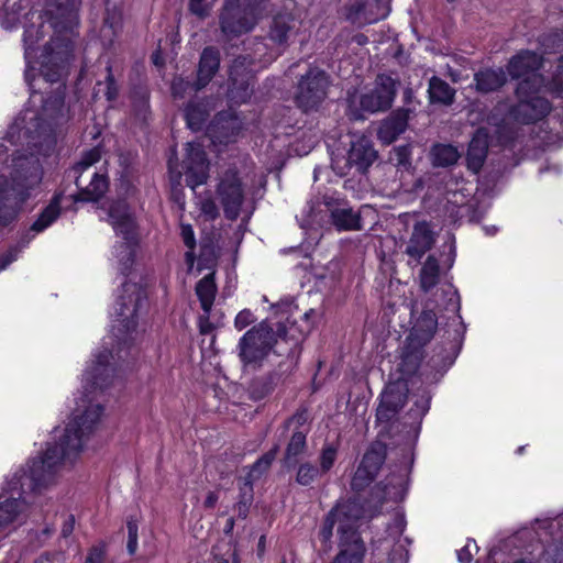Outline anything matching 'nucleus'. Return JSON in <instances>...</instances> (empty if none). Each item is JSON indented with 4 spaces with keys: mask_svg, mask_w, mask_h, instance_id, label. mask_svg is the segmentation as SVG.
<instances>
[{
    "mask_svg": "<svg viewBox=\"0 0 563 563\" xmlns=\"http://www.w3.org/2000/svg\"><path fill=\"white\" fill-rule=\"evenodd\" d=\"M218 499H219V496H218V494H217V493H214V492H209V493L207 494V497H206V499H205L203 505H205V507H206V508H213V507L216 506V504H217Z\"/></svg>",
    "mask_w": 563,
    "mask_h": 563,
    "instance_id": "nucleus-62",
    "label": "nucleus"
},
{
    "mask_svg": "<svg viewBox=\"0 0 563 563\" xmlns=\"http://www.w3.org/2000/svg\"><path fill=\"white\" fill-rule=\"evenodd\" d=\"M423 345L424 344H419L418 342L411 343L410 339L407 338L398 364V369L404 376H410L418 371L423 356Z\"/></svg>",
    "mask_w": 563,
    "mask_h": 563,
    "instance_id": "nucleus-30",
    "label": "nucleus"
},
{
    "mask_svg": "<svg viewBox=\"0 0 563 563\" xmlns=\"http://www.w3.org/2000/svg\"><path fill=\"white\" fill-rule=\"evenodd\" d=\"M75 183L77 188L80 189L78 200L81 201L98 200L108 188V183L104 176L97 173L91 174L89 183L84 179L81 174L77 175Z\"/></svg>",
    "mask_w": 563,
    "mask_h": 563,
    "instance_id": "nucleus-28",
    "label": "nucleus"
},
{
    "mask_svg": "<svg viewBox=\"0 0 563 563\" xmlns=\"http://www.w3.org/2000/svg\"><path fill=\"white\" fill-rule=\"evenodd\" d=\"M474 80L478 91L490 92L505 85L506 74L501 68L484 69L475 74Z\"/></svg>",
    "mask_w": 563,
    "mask_h": 563,
    "instance_id": "nucleus-33",
    "label": "nucleus"
},
{
    "mask_svg": "<svg viewBox=\"0 0 563 563\" xmlns=\"http://www.w3.org/2000/svg\"><path fill=\"white\" fill-rule=\"evenodd\" d=\"M367 517L362 510L358 501L352 500L341 505H338L327 516L320 534L324 542L329 541L333 533L334 525L338 522V533L341 537L340 529L344 527L346 530L345 536L351 540V532H357V522L360 519Z\"/></svg>",
    "mask_w": 563,
    "mask_h": 563,
    "instance_id": "nucleus-11",
    "label": "nucleus"
},
{
    "mask_svg": "<svg viewBox=\"0 0 563 563\" xmlns=\"http://www.w3.org/2000/svg\"><path fill=\"white\" fill-rule=\"evenodd\" d=\"M7 147L0 144V164L7 162ZM41 151L36 154L18 153L12 158L11 170L9 173L11 183L4 175L0 176V225H5L15 219L21 211L24 202L32 196L43 179V167L40 159ZM60 195H56L48 206L42 211L38 218L32 223L19 245L8 250L0 257V272L5 269L14 262L20 252L30 243L34 236L57 220L60 214Z\"/></svg>",
    "mask_w": 563,
    "mask_h": 563,
    "instance_id": "nucleus-2",
    "label": "nucleus"
},
{
    "mask_svg": "<svg viewBox=\"0 0 563 563\" xmlns=\"http://www.w3.org/2000/svg\"><path fill=\"white\" fill-rule=\"evenodd\" d=\"M253 479L246 477L243 486L241 487V499L239 501V512L242 516H246L247 508L253 500Z\"/></svg>",
    "mask_w": 563,
    "mask_h": 563,
    "instance_id": "nucleus-45",
    "label": "nucleus"
},
{
    "mask_svg": "<svg viewBox=\"0 0 563 563\" xmlns=\"http://www.w3.org/2000/svg\"><path fill=\"white\" fill-rule=\"evenodd\" d=\"M547 91L553 97L563 98V58L549 84H544L541 75L522 79L516 89L518 102L511 108L510 114L520 123H532L543 119L552 109L551 103L538 93Z\"/></svg>",
    "mask_w": 563,
    "mask_h": 563,
    "instance_id": "nucleus-3",
    "label": "nucleus"
},
{
    "mask_svg": "<svg viewBox=\"0 0 563 563\" xmlns=\"http://www.w3.org/2000/svg\"><path fill=\"white\" fill-rule=\"evenodd\" d=\"M276 342L273 328L266 321H262L240 339L236 346L239 357L245 367L258 368Z\"/></svg>",
    "mask_w": 563,
    "mask_h": 563,
    "instance_id": "nucleus-7",
    "label": "nucleus"
},
{
    "mask_svg": "<svg viewBox=\"0 0 563 563\" xmlns=\"http://www.w3.org/2000/svg\"><path fill=\"white\" fill-rule=\"evenodd\" d=\"M383 463L384 455L380 451L375 449L367 451L352 478V487L362 489L369 484L377 475Z\"/></svg>",
    "mask_w": 563,
    "mask_h": 563,
    "instance_id": "nucleus-18",
    "label": "nucleus"
},
{
    "mask_svg": "<svg viewBox=\"0 0 563 563\" xmlns=\"http://www.w3.org/2000/svg\"><path fill=\"white\" fill-rule=\"evenodd\" d=\"M340 531L341 549L333 563H363L365 547L360 534L352 531L350 541L344 527Z\"/></svg>",
    "mask_w": 563,
    "mask_h": 563,
    "instance_id": "nucleus-24",
    "label": "nucleus"
},
{
    "mask_svg": "<svg viewBox=\"0 0 563 563\" xmlns=\"http://www.w3.org/2000/svg\"><path fill=\"white\" fill-rule=\"evenodd\" d=\"M408 115L406 112L397 111L385 119L378 129V139L384 144L393 143L407 128Z\"/></svg>",
    "mask_w": 563,
    "mask_h": 563,
    "instance_id": "nucleus-26",
    "label": "nucleus"
},
{
    "mask_svg": "<svg viewBox=\"0 0 563 563\" xmlns=\"http://www.w3.org/2000/svg\"><path fill=\"white\" fill-rule=\"evenodd\" d=\"M253 63L252 58L247 56H239L231 66L230 69V99L235 103L246 102L251 95V71L247 70V66H251Z\"/></svg>",
    "mask_w": 563,
    "mask_h": 563,
    "instance_id": "nucleus-16",
    "label": "nucleus"
},
{
    "mask_svg": "<svg viewBox=\"0 0 563 563\" xmlns=\"http://www.w3.org/2000/svg\"><path fill=\"white\" fill-rule=\"evenodd\" d=\"M478 551V547L475 541L468 540L467 543L457 551V559L461 563H470L473 559L474 553Z\"/></svg>",
    "mask_w": 563,
    "mask_h": 563,
    "instance_id": "nucleus-52",
    "label": "nucleus"
},
{
    "mask_svg": "<svg viewBox=\"0 0 563 563\" xmlns=\"http://www.w3.org/2000/svg\"><path fill=\"white\" fill-rule=\"evenodd\" d=\"M331 219L338 230H361V219L358 213L351 208H336L331 211Z\"/></svg>",
    "mask_w": 563,
    "mask_h": 563,
    "instance_id": "nucleus-34",
    "label": "nucleus"
},
{
    "mask_svg": "<svg viewBox=\"0 0 563 563\" xmlns=\"http://www.w3.org/2000/svg\"><path fill=\"white\" fill-rule=\"evenodd\" d=\"M336 460V449L332 445H325L320 454V467H318L321 474L328 473Z\"/></svg>",
    "mask_w": 563,
    "mask_h": 563,
    "instance_id": "nucleus-46",
    "label": "nucleus"
},
{
    "mask_svg": "<svg viewBox=\"0 0 563 563\" xmlns=\"http://www.w3.org/2000/svg\"><path fill=\"white\" fill-rule=\"evenodd\" d=\"M240 120L230 113H220L208 129L212 143L227 144L233 142L239 133Z\"/></svg>",
    "mask_w": 563,
    "mask_h": 563,
    "instance_id": "nucleus-20",
    "label": "nucleus"
},
{
    "mask_svg": "<svg viewBox=\"0 0 563 563\" xmlns=\"http://www.w3.org/2000/svg\"><path fill=\"white\" fill-rule=\"evenodd\" d=\"M146 303V294L136 283H124L119 290L113 307V336L117 339V355L123 345L128 346L134 340L133 333L137 325L139 312Z\"/></svg>",
    "mask_w": 563,
    "mask_h": 563,
    "instance_id": "nucleus-5",
    "label": "nucleus"
},
{
    "mask_svg": "<svg viewBox=\"0 0 563 563\" xmlns=\"http://www.w3.org/2000/svg\"><path fill=\"white\" fill-rule=\"evenodd\" d=\"M375 158L376 151L373 148L371 140L361 135L352 141L346 164L350 167H355L358 172H365Z\"/></svg>",
    "mask_w": 563,
    "mask_h": 563,
    "instance_id": "nucleus-19",
    "label": "nucleus"
},
{
    "mask_svg": "<svg viewBox=\"0 0 563 563\" xmlns=\"http://www.w3.org/2000/svg\"><path fill=\"white\" fill-rule=\"evenodd\" d=\"M434 238L430 225L422 221L413 227L412 234L406 247V253L416 260H420L433 245Z\"/></svg>",
    "mask_w": 563,
    "mask_h": 563,
    "instance_id": "nucleus-23",
    "label": "nucleus"
},
{
    "mask_svg": "<svg viewBox=\"0 0 563 563\" xmlns=\"http://www.w3.org/2000/svg\"><path fill=\"white\" fill-rule=\"evenodd\" d=\"M101 158V152L99 148L95 147L87 153L84 154L81 159L75 165L73 172L77 176L82 175L84 172L88 170L95 163L99 162Z\"/></svg>",
    "mask_w": 563,
    "mask_h": 563,
    "instance_id": "nucleus-44",
    "label": "nucleus"
},
{
    "mask_svg": "<svg viewBox=\"0 0 563 563\" xmlns=\"http://www.w3.org/2000/svg\"><path fill=\"white\" fill-rule=\"evenodd\" d=\"M544 53H553L563 49V31L551 33L542 38Z\"/></svg>",
    "mask_w": 563,
    "mask_h": 563,
    "instance_id": "nucleus-47",
    "label": "nucleus"
},
{
    "mask_svg": "<svg viewBox=\"0 0 563 563\" xmlns=\"http://www.w3.org/2000/svg\"><path fill=\"white\" fill-rule=\"evenodd\" d=\"M277 453V448H274L273 450L268 451L266 454H264L261 459H258L253 465L252 468L247 475L251 479L258 478L263 473H265L272 462L275 460Z\"/></svg>",
    "mask_w": 563,
    "mask_h": 563,
    "instance_id": "nucleus-43",
    "label": "nucleus"
},
{
    "mask_svg": "<svg viewBox=\"0 0 563 563\" xmlns=\"http://www.w3.org/2000/svg\"><path fill=\"white\" fill-rule=\"evenodd\" d=\"M255 321V317L252 311L249 309H244L240 311L234 320V327L236 330L241 331L245 329L247 325L252 324Z\"/></svg>",
    "mask_w": 563,
    "mask_h": 563,
    "instance_id": "nucleus-53",
    "label": "nucleus"
},
{
    "mask_svg": "<svg viewBox=\"0 0 563 563\" xmlns=\"http://www.w3.org/2000/svg\"><path fill=\"white\" fill-rule=\"evenodd\" d=\"M71 56V45L68 41H52L45 47L41 62V76L47 82H57L66 74Z\"/></svg>",
    "mask_w": 563,
    "mask_h": 563,
    "instance_id": "nucleus-13",
    "label": "nucleus"
},
{
    "mask_svg": "<svg viewBox=\"0 0 563 563\" xmlns=\"http://www.w3.org/2000/svg\"><path fill=\"white\" fill-rule=\"evenodd\" d=\"M185 117L187 125L192 131H198L201 129L203 122L206 121L208 113L206 107L202 103H190L185 110Z\"/></svg>",
    "mask_w": 563,
    "mask_h": 563,
    "instance_id": "nucleus-38",
    "label": "nucleus"
},
{
    "mask_svg": "<svg viewBox=\"0 0 563 563\" xmlns=\"http://www.w3.org/2000/svg\"><path fill=\"white\" fill-rule=\"evenodd\" d=\"M378 7V13L375 16L367 15L365 13V3L356 1L351 5L347 18L357 24L373 23L380 19H384L389 13V0H376Z\"/></svg>",
    "mask_w": 563,
    "mask_h": 563,
    "instance_id": "nucleus-32",
    "label": "nucleus"
},
{
    "mask_svg": "<svg viewBox=\"0 0 563 563\" xmlns=\"http://www.w3.org/2000/svg\"><path fill=\"white\" fill-rule=\"evenodd\" d=\"M186 183L192 189L205 184L209 176V162L201 144L189 142L184 159Z\"/></svg>",
    "mask_w": 563,
    "mask_h": 563,
    "instance_id": "nucleus-15",
    "label": "nucleus"
},
{
    "mask_svg": "<svg viewBox=\"0 0 563 563\" xmlns=\"http://www.w3.org/2000/svg\"><path fill=\"white\" fill-rule=\"evenodd\" d=\"M431 157L433 165L445 167L455 164L460 153L452 145L438 144L432 147Z\"/></svg>",
    "mask_w": 563,
    "mask_h": 563,
    "instance_id": "nucleus-37",
    "label": "nucleus"
},
{
    "mask_svg": "<svg viewBox=\"0 0 563 563\" xmlns=\"http://www.w3.org/2000/svg\"><path fill=\"white\" fill-rule=\"evenodd\" d=\"M277 453V448H274L273 450L268 451L266 454H264L261 459H258L253 465L252 468L247 475L251 479L258 478L263 473H265L272 462L275 460Z\"/></svg>",
    "mask_w": 563,
    "mask_h": 563,
    "instance_id": "nucleus-42",
    "label": "nucleus"
},
{
    "mask_svg": "<svg viewBox=\"0 0 563 563\" xmlns=\"http://www.w3.org/2000/svg\"><path fill=\"white\" fill-rule=\"evenodd\" d=\"M265 0H228L221 14V30L228 37L251 31Z\"/></svg>",
    "mask_w": 563,
    "mask_h": 563,
    "instance_id": "nucleus-8",
    "label": "nucleus"
},
{
    "mask_svg": "<svg viewBox=\"0 0 563 563\" xmlns=\"http://www.w3.org/2000/svg\"><path fill=\"white\" fill-rule=\"evenodd\" d=\"M24 42L27 45V47L25 49V57L29 58L31 45L34 43L33 35H32V30H30V29L25 30Z\"/></svg>",
    "mask_w": 563,
    "mask_h": 563,
    "instance_id": "nucleus-63",
    "label": "nucleus"
},
{
    "mask_svg": "<svg viewBox=\"0 0 563 563\" xmlns=\"http://www.w3.org/2000/svg\"><path fill=\"white\" fill-rule=\"evenodd\" d=\"M246 185L235 168H229L218 176L216 197L222 206L224 216L235 220L244 203Z\"/></svg>",
    "mask_w": 563,
    "mask_h": 563,
    "instance_id": "nucleus-9",
    "label": "nucleus"
},
{
    "mask_svg": "<svg viewBox=\"0 0 563 563\" xmlns=\"http://www.w3.org/2000/svg\"><path fill=\"white\" fill-rule=\"evenodd\" d=\"M301 27V21L290 13L278 14L274 18L269 36L279 45L294 40Z\"/></svg>",
    "mask_w": 563,
    "mask_h": 563,
    "instance_id": "nucleus-22",
    "label": "nucleus"
},
{
    "mask_svg": "<svg viewBox=\"0 0 563 563\" xmlns=\"http://www.w3.org/2000/svg\"><path fill=\"white\" fill-rule=\"evenodd\" d=\"M393 159L396 161L398 165L406 166L410 161V148L407 145L398 146L394 150Z\"/></svg>",
    "mask_w": 563,
    "mask_h": 563,
    "instance_id": "nucleus-54",
    "label": "nucleus"
},
{
    "mask_svg": "<svg viewBox=\"0 0 563 563\" xmlns=\"http://www.w3.org/2000/svg\"><path fill=\"white\" fill-rule=\"evenodd\" d=\"M115 371L112 352L104 350L93 355L82 375L84 390L59 441L48 443L42 454L30 460L0 488V527L23 523L29 514L24 495L40 494L53 486L63 471L77 463L101 422L103 408L97 395L112 384Z\"/></svg>",
    "mask_w": 563,
    "mask_h": 563,
    "instance_id": "nucleus-1",
    "label": "nucleus"
},
{
    "mask_svg": "<svg viewBox=\"0 0 563 563\" xmlns=\"http://www.w3.org/2000/svg\"><path fill=\"white\" fill-rule=\"evenodd\" d=\"M180 236L183 239L184 244L188 249V251L185 253V262L188 266V269L191 271L195 264L194 250L196 247V240L192 227L190 224H181Z\"/></svg>",
    "mask_w": 563,
    "mask_h": 563,
    "instance_id": "nucleus-39",
    "label": "nucleus"
},
{
    "mask_svg": "<svg viewBox=\"0 0 563 563\" xmlns=\"http://www.w3.org/2000/svg\"><path fill=\"white\" fill-rule=\"evenodd\" d=\"M121 22V12L114 9L113 13H111L110 3L107 0V16L104 19V25L102 27V32L106 35L107 31L110 30L113 33L120 26Z\"/></svg>",
    "mask_w": 563,
    "mask_h": 563,
    "instance_id": "nucleus-48",
    "label": "nucleus"
},
{
    "mask_svg": "<svg viewBox=\"0 0 563 563\" xmlns=\"http://www.w3.org/2000/svg\"><path fill=\"white\" fill-rule=\"evenodd\" d=\"M104 560V550L101 547H93L86 560L85 563H103Z\"/></svg>",
    "mask_w": 563,
    "mask_h": 563,
    "instance_id": "nucleus-58",
    "label": "nucleus"
},
{
    "mask_svg": "<svg viewBox=\"0 0 563 563\" xmlns=\"http://www.w3.org/2000/svg\"><path fill=\"white\" fill-rule=\"evenodd\" d=\"M389 529L394 530L395 534H401L405 529V520L401 516H396L393 526Z\"/></svg>",
    "mask_w": 563,
    "mask_h": 563,
    "instance_id": "nucleus-60",
    "label": "nucleus"
},
{
    "mask_svg": "<svg viewBox=\"0 0 563 563\" xmlns=\"http://www.w3.org/2000/svg\"><path fill=\"white\" fill-rule=\"evenodd\" d=\"M430 398L428 396H422L415 402L416 409H411L415 419H421L422 416L429 410Z\"/></svg>",
    "mask_w": 563,
    "mask_h": 563,
    "instance_id": "nucleus-56",
    "label": "nucleus"
},
{
    "mask_svg": "<svg viewBox=\"0 0 563 563\" xmlns=\"http://www.w3.org/2000/svg\"><path fill=\"white\" fill-rule=\"evenodd\" d=\"M199 209L208 220H214L219 216V208L210 197L200 200Z\"/></svg>",
    "mask_w": 563,
    "mask_h": 563,
    "instance_id": "nucleus-49",
    "label": "nucleus"
},
{
    "mask_svg": "<svg viewBox=\"0 0 563 563\" xmlns=\"http://www.w3.org/2000/svg\"><path fill=\"white\" fill-rule=\"evenodd\" d=\"M440 266L439 262L433 256H428L421 272H420V286L424 291L432 289L439 282Z\"/></svg>",
    "mask_w": 563,
    "mask_h": 563,
    "instance_id": "nucleus-36",
    "label": "nucleus"
},
{
    "mask_svg": "<svg viewBox=\"0 0 563 563\" xmlns=\"http://www.w3.org/2000/svg\"><path fill=\"white\" fill-rule=\"evenodd\" d=\"M220 66L219 51L213 47H206L201 54L198 78L196 81V91L206 87L216 75Z\"/></svg>",
    "mask_w": 563,
    "mask_h": 563,
    "instance_id": "nucleus-25",
    "label": "nucleus"
},
{
    "mask_svg": "<svg viewBox=\"0 0 563 563\" xmlns=\"http://www.w3.org/2000/svg\"><path fill=\"white\" fill-rule=\"evenodd\" d=\"M390 563H407L408 553L402 545H396L389 558Z\"/></svg>",
    "mask_w": 563,
    "mask_h": 563,
    "instance_id": "nucleus-57",
    "label": "nucleus"
},
{
    "mask_svg": "<svg viewBox=\"0 0 563 563\" xmlns=\"http://www.w3.org/2000/svg\"><path fill=\"white\" fill-rule=\"evenodd\" d=\"M128 552L134 554L137 550V523L134 520H128Z\"/></svg>",
    "mask_w": 563,
    "mask_h": 563,
    "instance_id": "nucleus-51",
    "label": "nucleus"
},
{
    "mask_svg": "<svg viewBox=\"0 0 563 563\" xmlns=\"http://www.w3.org/2000/svg\"><path fill=\"white\" fill-rule=\"evenodd\" d=\"M217 291L213 273L205 276L196 285V295L202 309V313L199 316V332L201 335L212 334L214 329L223 323L224 314L220 310H212Z\"/></svg>",
    "mask_w": 563,
    "mask_h": 563,
    "instance_id": "nucleus-10",
    "label": "nucleus"
},
{
    "mask_svg": "<svg viewBox=\"0 0 563 563\" xmlns=\"http://www.w3.org/2000/svg\"><path fill=\"white\" fill-rule=\"evenodd\" d=\"M190 11L199 18H205L209 14L210 7L205 3V0H190Z\"/></svg>",
    "mask_w": 563,
    "mask_h": 563,
    "instance_id": "nucleus-55",
    "label": "nucleus"
},
{
    "mask_svg": "<svg viewBox=\"0 0 563 563\" xmlns=\"http://www.w3.org/2000/svg\"><path fill=\"white\" fill-rule=\"evenodd\" d=\"M395 95V80L387 75H378L374 87L361 95V109L369 113L385 111L391 107Z\"/></svg>",
    "mask_w": 563,
    "mask_h": 563,
    "instance_id": "nucleus-14",
    "label": "nucleus"
},
{
    "mask_svg": "<svg viewBox=\"0 0 563 563\" xmlns=\"http://www.w3.org/2000/svg\"><path fill=\"white\" fill-rule=\"evenodd\" d=\"M132 161H133V158L130 154L129 155L121 154L119 156V163H120V166L122 167V176L128 173V168L132 164Z\"/></svg>",
    "mask_w": 563,
    "mask_h": 563,
    "instance_id": "nucleus-61",
    "label": "nucleus"
},
{
    "mask_svg": "<svg viewBox=\"0 0 563 563\" xmlns=\"http://www.w3.org/2000/svg\"><path fill=\"white\" fill-rule=\"evenodd\" d=\"M406 400V387L400 383H393L386 386L380 395V402L377 408V418L379 420H390Z\"/></svg>",
    "mask_w": 563,
    "mask_h": 563,
    "instance_id": "nucleus-17",
    "label": "nucleus"
},
{
    "mask_svg": "<svg viewBox=\"0 0 563 563\" xmlns=\"http://www.w3.org/2000/svg\"><path fill=\"white\" fill-rule=\"evenodd\" d=\"M306 446V433L296 431L292 433L291 439L287 445L285 463L289 464L292 459H296L303 452Z\"/></svg>",
    "mask_w": 563,
    "mask_h": 563,
    "instance_id": "nucleus-41",
    "label": "nucleus"
},
{
    "mask_svg": "<svg viewBox=\"0 0 563 563\" xmlns=\"http://www.w3.org/2000/svg\"><path fill=\"white\" fill-rule=\"evenodd\" d=\"M407 474L404 470L391 473L379 484L377 497L384 500H398L404 497L406 489Z\"/></svg>",
    "mask_w": 563,
    "mask_h": 563,
    "instance_id": "nucleus-31",
    "label": "nucleus"
},
{
    "mask_svg": "<svg viewBox=\"0 0 563 563\" xmlns=\"http://www.w3.org/2000/svg\"><path fill=\"white\" fill-rule=\"evenodd\" d=\"M429 98L431 102L451 104L454 100L455 90L444 80L432 77L429 81Z\"/></svg>",
    "mask_w": 563,
    "mask_h": 563,
    "instance_id": "nucleus-35",
    "label": "nucleus"
},
{
    "mask_svg": "<svg viewBox=\"0 0 563 563\" xmlns=\"http://www.w3.org/2000/svg\"><path fill=\"white\" fill-rule=\"evenodd\" d=\"M109 222L122 242L114 246L115 256L120 263V271L126 274L131 268L139 242L136 223L124 201H118L109 207Z\"/></svg>",
    "mask_w": 563,
    "mask_h": 563,
    "instance_id": "nucleus-6",
    "label": "nucleus"
},
{
    "mask_svg": "<svg viewBox=\"0 0 563 563\" xmlns=\"http://www.w3.org/2000/svg\"><path fill=\"white\" fill-rule=\"evenodd\" d=\"M321 475L320 470L313 464L309 462L301 463L297 470L296 482L301 486H308Z\"/></svg>",
    "mask_w": 563,
    "mask_h": 563,
    "instance_id": "nucleus-40",
    "label": "nucleus"
},
{
    "mask_svg": "<svg viewBox=\"0 0 563 563\" xmlns=\"http://www.w3.org/2000/svg\"><path fill=\"white\" fill-rule=\"evenodd\" d=\"M64 117V98L58 93L44 101L41 113L26 108L10 126L8 137L13 142L18 133V137L26 140L27 145L41 148L45 145L49 148L54 143L52 124L62 121Z\"/></svg>",
    "mask_w": 563,
    "mask_h": 563,
    "instance_id": "nucleus-4",
    "label": "nucleus"
},
{
    "mask_svg": "<svg viewBox=\"0 0 563 563\" xmlns=\"http://www.w3.org/2000/svg\"><path fill=\"white\" fill-rule=\"evenodd\" d=\"M487 148L488 135L484 130L479 129L470 142L466 156L467 166L474 173H477L483 166L487 155Z\"/></svg>",
    "mask_w": 563,
    "mask_h": 563,
    "instance_id": "nucleus-27",
    "label": "nucleus"
},
{
    "mask_svg": "<svg viewBox=\"0 0 563 563\" xmlns=\"http://www.w3.org/2000/svg\"><path fill=\"white\" fill-rule=\"evenodd\" d=\"M187 90H196V84L191 85L181 77L174 78L172 82V92L174 97L184 98Z\"/></svg>",
    "mask_w": 563,
    "mask_h": 563,
    "instance_id": "nucleus-50",
    "label": "nucleus"
},
{
    "mask_svg": "<svg viewBox=\"0 0 563 563\" xmlns=\"http://www.w3.org/2000/svg\"><path fill=\"white\" fill-rule=\"evenodd\" d=\"M329 77L323 70L311 68L300 80L296 102L303 111L318 108L327 96Z\"/></svg>",
    "mask_w": 563,
    "mask_h": 563,
    "instance_id": "nucleus-12",
    "label": "nucleus"
},
{
    "mask_svg": "<svg viewBox=\"0 0 563 563\" xmlns=\"http://www.w3.org/2000/svg\"><path fill=\"white\" fill-rule=\"evenodd\" d=\"M541 64L542 58L537 53L522 51L509 60L507 69L512 78L530 79L539 75L537 70Z\"/></svg>",
    "mask_w": 563,
    "mask_h": 563,
    "instance_id": "nucleus-21",
    "label": "nucleus"
},
{
    "mask_svg": "<svg viewBox=\"0 0 563 563\" xmlns=\"http://www.w3.org/2000/svg\"><path fill=\"white\" fill-rule=\"evenodd\" d=\"M74 530V518L73 517H69L64 526H63V529H62V534L63 537H68Z\"/></svg>",
    "mask_w": 563,
    "mask_h": 563,
    "instance_id": "nucleus-64",
    "label": "nucleus"
},
{
    "mask_svg": "<svg viewBox=\"0 0 563 563\" xmlns=\"http://www.w3.org/2000/svg\"><path fill=\"white\" fill-rule=\"evenodd\" d=\"M437 324L435 313L432 310H424L408 335L410 342L426 344L432 339Z\"/></svg>",
    "mask_w": 563,
    "mask_h": 563,
    "instance_id": "nucleus-29",
    "label": "nucleus"
},
{
    "mask_svg": "<svg viewBox=\"0 0 563 563\" xmlns=\"http://www.w3.org/2000/svg\"><path fill=\"white\" fill-rule=\"evenodd\" d=\"M168 168H169V175L170 179L175 185H180V180L183 177V172L178 169L177 159L169 158L168 161Z\"/></svg>",
    "mask_w": 563,
    "mask_h": 563,
    "instance_id": "nucleus-59",
    "label": "nucleus"
}]
</instances>
